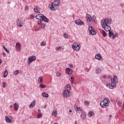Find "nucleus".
<instances>
[{
	"mask_svg": "<svg viewBox=\"0 0 124 124\" xmlns=\"http://www.w3.org/2000/svg\"><path fill=\"white\" fill-rule=\"evenodd\" d=\"M69 66L70 67V68H72V67H73V66L71 64H69Z\"/></svg>",
	"mask_w": 124,
	"mask_h": 124,
	"instance_id": "09e8293b",
	"label": "nucleus"
},
{
	"mask_svg": "<svg viewBox=\"0 0 124 124\" xmlns=\"http://www.w3.org/2000/svg\"><path fill=\"white\" fill-rule=\"evenodd\" d=\"M111 81H113L115 83H118V78H117V77L116 76H114L113 77V78H111L110 80Z\"/></svg>",
	"mask_w": 124,
	"mask_h": 124,
	"instance_id": "6ab92c4d",
	"label": "nucleus"
},
{
	"mask_svg": "<svg viewBox=\"0 0 124 124\" xmlns=\"http://www.w3.org/2000/svg\"><path fill=\"white\" fill-rule=\"evenodd\" d=\"M42 96L43 97H49V94L48 93H46L45 92H44L42 93Z\"/></svg>",
	"mask_w": 124,
	"mask_h": 124,
	"instance_id": "5701e85b",
	"label": "nucleus"
},
{
	"mask_svg": "<svg viewBox=\"0 0 124 124\" xmlns=\"http://www.w3.org/2000/svg\"><path fill=\"white\" fill-rule=\"evenodd\" d=\"M84 104H85V105H89L90 103L88 101H85Z\"/></svg>",
	"mask_w": 124,
	"mask_h": 124,
	"instance_id": "58836bf2",
	"label": "nucleus"
},
{
	"mask_svg": "<svg viewBox=\"0 0 124 124\" xmlns=\"http://www.w3.org/2000/svg\"><path fill=\"white\" fill-rule=\"evenodd\" d=\"M86 116H87V115L86 114V112H85V111H82L81 117L82 119H83V120H84L86 118Z\"/></svg>",
	"mask_w": 124,
	"mask_h": 124,
	"instance_id": "412c9836",
	"label": "nucleus"
},
{
	"mask_svg": "<svg viewBox=\"0 0 124 124\" xmlns=\"http://www.w3.org/2000/svg\"><path fill=\"white\" fill-rule=\"evenodd\" d=\"M101 72V69L100 68H96V73L98 74V73H100Z\"/></svg>",
	"mask_w": 124,
	"mask_h": 124,
	"instance_id": "393cba45",
	"label": "nucleus"
},
{
	"mask_svg": "<svg viewBox=\"0 0 124 124\" xmlns=\"http://www.w3.org/2000/svg\"><path fill=\"white\" fill-rule=\"evenodd\" d=\"M36 19L37 20H40L41 21H44V22H46V23H48L49 22V19L46 17V16H44V15L42 14H39L35 16Z\"/></svg>",
	"mask_w": 124,
	"mask_h": 124,
	"instance_id": "20e7f679",
	"label": "nucleus"
},
{
	"mask_svg": "<svg viewBox=\"0 0 124 124\" xmlns=\"http://www.w3.org/2000/svg\"><path fill=\"white\" fill-rule=\"evenodd\" d=\"M109 102H110L109 99L107 97L105 98L104 100L100 103L102 108H106L109 105Z\"/></svg>",
	"mask_w": 124,
	"mask_h": 124,
	"instance_id": "39448f33",
	"label": "nucleus"
},
{
	"mask_svg": "<svg viewBox=\"0 0 124 124\" xmlns=\"http://www.w3.org/2000/svg\"><path fill=\"white\" fill-rule=\"evenodd\" d=\"M72 48L76 51H79L80 50V45L78 44V43H74L72 46Z\"/></svg>",
	"mask_w": 124,
	"mask_h": 124,
	"instance_id": "0eeeda50",
	"label": "nucleus"
},
{
	"mask_svg": "<svg viewBox=\"0 0 124 124\" xmlns=\"http://www.w3.org/2000/svg\"><path fill=\"white\" fill-rule=\"evenodd\" d=\"M69 112H70V113H71L72 112V110L71 109H70Z\"/></svg>",
	"mask_w": 124,
	"mask_h": 124,
	"instance_id": "6e6d98bb",
	"label": "nucleus"
},
{
	"mask_svg": "<svg viewBox=\"0 0 124 124\" xmlns=\"http://www.w3.org/2000/svg\"><path fill=\"white\" fill-rule=\"evenodd\" d=\"M61 47H56V50H57V51H60V50H61Z\"/></svg>",
	"mask_w": 124,
	"mask_h": 124,
	"instance_id": "37998d69",
	"label": "nucleus"
},
{
	"mask_svg": "<svg viewBox=\"0 0 124 124\" xmlns=\"http://www.w3.org/2000/svg\"><path fill=\"white\" fill-rule=\"evenodd\" d=\"M93 115H94V112H93V111H90L88 113L89 117H92V116H93Z\"/></svg>",
	"mask_w": 124,
	"mask_h": 124,
	"instance_id": "cd10ccee",
	"label": "nucleus"
},
{
	"mask_svg": "<svg viewBox=\"0 0 124 124\" xmlns=\"http://www.w3.org/2000/svg\"><path fill=\"white\" fill-rule=\"evenodd\" d=\"M91 20H93V21H95V16H93L92 17H91Z\"/></svg>",
	"mask_w": 124,
	"mask_h": 124,
	"instance_id": "a19ab883",
	"label": "nucleus"
},
{
	"mask_svg": "<svg viewBox=\"0 0 124 124\" xmlns=\"http://www.w3.org/2000/svg\"><path fill=\"white\" fill-rule=\"evenodd\" d=\"M52 115L53 116H55V117H57V115H58V112L56 111V110H54L52 113Z\"/></svg>",
	"mask_w": 124,
	"mask_h": 124,
	"instance_id": "bb28decb",
	"label": "nucleus"
},
{
	"mask_svg": "<svg viewBox=\"0 0 124 124\" xmlns=\"http://www.w3.org/2000/svg\"><path fill=\"white\" fill-rule=\"evenodd\" d=\"M42 117V113L41 112H40L37 115V119H39Z\"/></svg>",
	"mask_w": 124,
	"mask_h": 124,
	"instance_id": "2f4dec72",
	"label": "nucleus"
},
{
	"mask_svg": "<svg viewBox=\"0 0 124 124\" xmlns=\"http://www.w3.org/2000/svg\"><path fill=\"white\" fill-rule=\"evenodd\" d=\"M74 17H75V16H74V15H73V17L74 18Z\"/></svg>",
	"mask_w": 124,
	"mask_h": 124,
	"instance_id": "bf43d9fd",
	"label": "nucleus"
},
{
	"mask_svg": "<svg viewBox=\"0 0 124 124\" xmlns=\"http://www.w3.org/2000/svg\"><path fill=\"white\" fill-rule=\"evenodd\" d=\"M0 64H1V60L0 59Z\"/></svg>",
	"mask_w": 124,
	"mask_h": 124,
	"instance_id": "4d7b16f0",
	"label": "nucleus"
},
{
	"mask_svg": "<svg viewBox=\"0 0 124 124\" xmlns=\"http://www.w3.org/2000/svg\"><path fill=\"white\" fill-rule=\"evenodd\" d=\"M117 104H118L119 107H122V101H118Z\"/></svg>",
	"mask_w": 124,
	"mask_h": 124,
	"instance_id": "72a5a7b5",
	"label": "nucleus"
},
{
	"mask_svg": "<svg viewBox=\"0 0 124 124\" xmlns=\"http://www.w3.org/2000/svg\"><path fill=\"white\" fill-rule=\"evenodd\" d=\"M109 31L108 35H109V37H112V36L113 39H114L116 38V37H118V35L117 34H114V33H113L112 32H111V31Z\"/></svg>",
	"mask_w": 124,
	"mask_h": 124,
	"instance_id": "9b49d317",
	"label": "nucleus"
},
{
	"mask_svg": "<svg viewBox=\"0 0 124 124\" xmlns=\"http://www.w3.org/2000/svg\"><path fill=\"white\" fill-rule=\"evenodd\" d=\"M41 23H42L41 20H39L38 21V25H41Z\"/></svg>",
	"mask_w": 124,
	"mask_h": 124,
	"instance_id": "49530a36",
	"label": "nucleus"
},
{
	"mask_svg": "<svg viewBox=\"0 0 124 124\" xmlns=\"http://www.w3.org/2000/svg\"><path fill=\"white\" fill-rule=\"evenodd\" d=\"M116 82H115L114 81H111V83L109 86V89L112 90L113 89H115L116 88Z\"/></svg>",
	"mask_w": 124,
	"mask_h": 124,
	"instance_id": "ddd939ff",
	"label": "nucleus"
},
{
	"mask_svg": "<svg viewBox=\"0 0 124 124\" xmlns=\"http://www.w3.org/2000/svg\"><path fill=\"white\" fill-rule=\"evenodd\" d=\"M43 78H42V77H40L38 79V83H39V84H42V83H43Z\"/></svg>",
	"mask_w": 124,
	"mask_h": 124,
	"instance_id": "aec40b11",
	"label": "nucleus"
},
{
	"mask_svg": "<svg viewBox=\"0 0 124 124\" xmlns=\"http://www.w3.org/2000/svg\"><path fill=\"white\" fill-rule=\"evenodd\" d=\"M75 24H76V25H78V26H82V25H84V22L82 21V20H81V19H80L76 20L75 21Z\"/></svg>",
	"mask_w": 124,
	"mask_h": 124,
	"instance_id": "9d476101",
	"label": "nucleus"
},
{
	"mask_svg": "<svg viewBox=\"0 0 124 124\" xmlns=\"http://www.w3.org/2000/svg\"><path fill=\"white\" fill-rule=\"evenodd\" d=\"M5 120H6V123H12V121H11V120L9 118V117H8L7 116L5 117Z\"/></svg>",
	"mask_w": 124,
	"mask_h": 124,
	"instance_id": "b1692460",
	"label": "nucleus"
},
{
	"mask_svg": "<svg viewBox=\"0 0 124 124\" xmlns=\"http://www.w3.org/2000/svg\"><path fill=\"white\" fill-rule=\"evenodd\" d=\"M65 71L67 74H72V69L69 68H66Z\"/></svg>",
	"mask_w": 124,
	"mask_h": 124,
	"instance_id": "4468645a",
	"label": "nucleus"
},
{
	"mask_svg": "<svg viewBox=\"0 0 124 124\" xmlns=\"http://www.w3.org/2000/svg\"><path fill=\"white\" fill-rule=\"evenodd\" d=\"M89 34H91V35H94L95 34H96V31H94V29H93V27H90L89 28Z\"/></svg>",
	"mask_w": 124,
	"mask_h": 124,
	"instance_id": "6e6552de",
	"label": "nucleus"
},
{
	"mask_svg": "<svg viewBox=\"0 0 124 124\" xmlns=\"http://www.w3.org/2000/svg\"><path fill=\"white\" fill-rule=\"evenodd\" d=\"M25 9L26 11H28V10H29V8H28V7L26 6L25 7Z\"/></svg>",
	"mask_w": 124,
	"mask_h": 124,
	"instance_id": "de8ad7c7",
	"label": "nucleus"
},
{
	"mask_svg": "<svg viewBox=\"0 0 124 124\" xmlns=\"http://www.w3.org/2000/svg\"><path fill=\"white\" fill-rule=\"evenodd\" d=\"M70 81L71 84H74V77H71V78L70 79Z\"/></svg>",
	"mask_w": 124,
	"mask_h": 124,
	"instance_id": "c85d7f7f",
	"label": "nucleus"
},
{
	"mask_svg": "<svg viewBox=\"0 0 124 124\" xmlns=\"http://www.w3.org/2000/svg\"><path fill=\"white\" fill-rule=\"evenodd\" d=\"M7 75H8V71H7V70H6L4 72V75H3L4 78H6V77H7Z\"/></svg>",
	"mask_w": 124,
	"mask_h": 124,
	"instance_id": "a878e982",
	"label": "nucleus"
},
{
	"mask_svg": "<svg viewBox=\"0 0 124 124\" xmlns=\"http://www.w3.org/2000/svg\"><path fill=\"white\" fill-rule=\"evenodd\" d=\"M3 57H5V54L4 53H3Z\"/></svg>",
	"mask_w": 124,
	"mask_h": 124,
	"instance_id": "864d4df0",
	"label": "nucleus"
},
{
	"mask_svg": "<svg viewBox=\"0 0 124 124\" xmlns=\"http://www.w3.org/2000/svg\"><path fill=\"white\" fill-rule=\"evenodd\" d=\"M40 88H41V89H44L45 88H46V85H44V84H40L39 85Z\"/></svg>",
	"mask_w": 124,
	"mask_h": 124,
	"instance_id": "c756f323",
	"label": "nucleus"
},
{
	"mask_svg": "<svg viewBox=\"0 0 124 124\" xmlns=\"http://www.w3.org/2000/svg\"><path fill=\"white\" fill-rule=\"evenodd\" d=\"M41 46H46V44H45L44 41H43L41 43Z\"/></svg>",
	"mask_w": 124,
	"mask_h": 124,
	"instance_id": "e433bc0d",
	"label": "nucleus"
},
{
	"mask_svg": "<svg viewBox=\"0 0 124 124\" xmlns=\"http://www.w3.org/2000/svg\"><path fill=\"white\" fill-rule=\"evenodd\" d=\"M16 48L17 51L20 52V51L21 50V45L20 44V43H16Z\"/></svg>",
	"mask_w": 124,
	"mask_h": 124,
	"instance_id": "f8f14e48",
	"label": "nucleus"
},
{
	"mask_svg": "<svg viewBox=\"0 0 124 124\" xmlns=\"http://www.w3.org/2000/svg\"><path fill=\"white\" fill-rule=\"evenodd\" d=\"M86 21L87 22H91L92 21V16L90 14L86 15Z\"/></svg>",
	"mask_w": 124,
	"mask_h": 124,
	"instance_id": "2eb2a0df",
	"label": "nucleus"
},
{
	"mask_svg": "<svg viewBox=\"0 0 124 124\" xmlns=\"http://www.w3.org/2000/svg\"><path fill=\"white\" fill-rule=\"evenodd\" d=\"M112 24V20L109 18H106L101 21L102 27L106 31H110L111 27L108 25Z\"/></svg>",
	"mask_w": 124,
	"mask_h": 124,
	"instance_id": "f257e3e1",
	"label": "nucleus"
},
{
	"mask_svg": "<svg viewBox=\"0 0 124 124\" xmlns=\"http://www.w3.org/2000/svg\"><path fill=\"white\" fill-rule=\"evenodd\" d=\"M54 124H58V123H54Z\"/></svg>",
	"mask_w": 124,
	"mask_h": 124,
	"instance_id": "052dcab7",
	"label": "nucleus"
},
{
	"mask_svg": "<svg viewBox=\"0 0 124 124\" xmlns=\"http://www.w3.org/2000/svg\"><path fill=\"white\" fill-rule=\"evenodd\" d=\"M60 4H61V0H57L54 1L53 2H50L49 4L48 7L52 11H55V10H57V9L59 8V6H60Z\"/></svg>",
	"mask_w": 124,
	"mask_h": 124,
	"instance_id": "f03ea898",
	"label": "nucleus"
},
{
	"mask_svg": "<svg viewBox=\"0 0 124 124\" xmlns=\"http://www.w3.org/2000/svg\"><path fill=\"white\" fill-rule=\"evenodd\" d=\"M36 60V57L34 56H32L31 57H30L28 60H27V63L28 64H31L32 62H35V61Z\"/></svg>",
	"mask_w": 124,
	"mask_h": 124,
	"instance_id": "423d86ee",
	"label": "nucleus"
},
{
	"mask_svg": "<svg viewBox=\"0 0 124 124\" xmlns=\"http://www.w3.org/2000/svg\"><path fill=\"white\" fill-rule=\"evenodd\" d=\"M14 107L15 111H18V109H19V105H18L17 103H15L14 104Z\"/></svg>",
	"mask_w": 124,
	"mask_h": 124,
	"instance_id": "f3484780",
	"label": "nucleus"
},
{
	"mask_svg": "<svg viewBox=\"0 0 124 124\" xmlns=\"http://www.w3.org/2000/svg\"><path fill=\"white\" fill-rule=\"evenodd\" d=\"M30 17L31 19H33V18H34V16L33 15H31L30 16Z\"/></svg>",
	"mask_w": 124,
	"mask_h": 124,
	"instance_id": "c03bdc74",
	"label": "nucleus"
},
{
	"mask_svg": "<svg viewBox=\"0 0 124 124\" xmlns=\"http://www.w3.org/2000/svg\"><path fill=\"white\" fill-rule=\"evenodd\" d=\"M38 112L39 113H40V112H41V110H40V109H38Z\"/></svg>",
	"mask_w": 124,
	"mask_h": 124,
	"instance_id": "3c124183",
	"label": "nucleus"
},
{
	"mask_svg": "<svg viewBox=\"0 0 124 124\" xmlns=\"http://www.w3.org/2000/svg\"><path fill=\"white\" fill-rule=\"evenodd\" d=\"M3 49L5 50V51L7 53H10V52L9 51V50L6 49V47H5V46H3Z\"/></svg>",
	"mask_w": 124,
	"mask_h": 124,
	"instance_id": "f704fd0d",
	"label": "nucleus"
},
{
	"mask_svg": "<svg viewBox=\"0 0 124 124\" xmlns=\"http://www.w3.org/2000/svg\"><path fill=\"white\" fill-rule=\"evenodd\" d=\"M44 108H46V106H44Z\"/></svg>",
	"mask_w": 124,
	"mask_h": 124,
	"instance_id": "13d9d810",
	"label": "nucleus"
},
{
	"mask_svg": "<svg viewBox=\"0 0 124 124\" xmlns=\"http://www.w3.org/2000/svg\"><path fill=\"white\" fill-rule=\"evenodd\" d=\"M110 85L109 84H106L107 87H109L110 88Z\"/></svg>",
	"mask_w": 124,
	"mask_h": 124,
	"instance_id": "8fccbe9b",
	"label": "nucleus"
},
{
	"mask_svg": "<svg viewBox=\"0 0 124 124\" xmlns=\"http://www.w3.org/2000/svg\"><path fill=\"white\" fill-rule=\"evenodd\" d=\"M56 76L59 77V76H62V73H57Z\"/></svg>",
	"mask_w": 124,
	"mask_h": 124,
	"instance_id": "79ce46f5",
	"label": "nucleus"
},
{
	"mask_svg": "<svg viewBox=\"0 0 124 124\" xmlns=\"http://www.w3.org/2000/svg\"><path fill=\"white\" fill-rule=\"evenodd\" d=\"M95 59L96 60H98V61H101V59H102V56L101 55L99 54H97L95 56Z\"/></svg>",
	"mask_w": 124,
	"mask_h": 124,
	"instance_id": "dca6fc26",
	"label": "nucleus"
},
{
	"mask_svg": "<svg viewBox=\"0 0 124 124\" xmlns=\"http://www.w3.org/2000/svg\"><path fill=\"white\" fill-rule=\"evenodd\" d=\"M64 38H68V35H67V33H65L64 34V35H63Z\"/></svg>",
	"mask_w": 124,
	"mask_h": 124,
	"instance_id": "4c0bfd02",
	"label": "nucleus"
},
{
	"mask_svg": "<svg viewBox=\"0 0 124 124\" xmlns=\"http://www.w3.org/2000/svg\"><path fill=\"white\" fill-rule=\"evenodd\" d=\"M102 34L104 35V37H105V36H107V34H106V32L104 31H102Z\"/></svg>",
	"mask_w": 124,
	"mask_h": 124,
	"instance_id": "c9c22d12",
	"label": "nucleus"
},
{
	"mask_svg": "<svg viewBox=\"0 0 124 124\" xmlns=\"http://www.w3.org/2000/svg\"><path fill=\"white\" fill-rule=\"evenodd\" d=\"M65 89L62 93L63 96L64 97H69L71 95V93H70V90H71L70 85L67 84L65 87Z\"/></svg>",
	"mask_w": 124,
	"mask_h": 124,
	"instance_id": "7ed1b4c3",
	"label": "nucleus"
},
{
	"mask_svg": "<svg viewBox=\"0 0 124 124\" xmlns=\"http://www.w3.org/2000/svg\"><path fill=\"white\" fill-rule=\"evenodd\" d=\"M34 11L35 13H40V10L38 8V7H36L34 8Z\"/></svg>",
	"mask_w": 124,
	"mask_h": 124,
	"instance_id": "4be33fe9",
	"label": "nucleus"
},
{
	"mask_svg": "<svg viewBox=\"0 0 124 124\" xmlns=\"http://www.w3.org/2000/svg\"><path fill=\"white\" fill-rule=\"evenodd\" d=\"M17 25L19 28H22L24 26V22L22 18H19L17 21Z\"/></svg>",
	"mask_w": 124,
	"mask_h": 124,
	"instance_id": "1a4fd4ad",
	"label": "nucleus"
},
{
	"mask_svg": "<svg viewBox=\"0 0 124 124\" xmlns=\"http://www.w3.org/2000/svg\"><path fill=\"white\" fill-rule=\"evenodd\" d=\"M5 85H6V83L5 82H3L2 85V88H5Z\"/></svg>",
	"mask_w": 124,
	"mask_h": 124,
	"instance_id": "ea45409f",
	"label": "nucleus"
},
{
	"mask_svg": "<svg viewBox=\"0 0 124 124\" xmlns=\"http://www.w3.org/2000/svg\"><path fill=\"white\" fill-rule=\"evenodd\" d=\"M120 6H121V7H123V6H124V4H121L120 5Z\"/></svg>",
	"mask_w": 124,
	"mask_h": 124,
	"instance_id": "603ef678",
	"label": "nucleus"
},
{
	"mask_svg": "<svg viewBox=\"0 0 124 124\" xmlns=\"http://www.w3.org/2000/svg\"><path fill=\"white\" fill-rule=\"evenodd\" d=\"M83 111V108L80 107H77L76 108V111Z\"/></svg>",
	"mask_w": 124,
	"mask_h": 124,
	"instance_id": "7c9ffc66",
	"label": "nucleus"
},
{
	"mask_svg": "<svg viewBox=\"0 0 124 124\" xmlns=\"http://www.w3.org/2000/svg\"><path fill=\"white\" fill-rule=\"evenodd\" d=\"M17 74H19V71L17 70H16L14 72V75L16 76L17 75Z\"/></svg>",
	"mask_w": 124,
	"mask_h": 124,
	"instance_id": "473e14b6",
	"label": "nucleus"
},
{
	"mask_svg": "<svg viewBox=\"0 0 124 124\" xmlns=\"http://www.w3.org/2000/svg\"><path fill=\"white\" fill-rule=\"evenodd\" d=\"M35 104H36V103L35 102V100L33 101L31 104L29 105L30 108H33L34 106H35Z\"/></svg>",
	"mask_w": 124,
	"mask_h": 124,
	"instance_id": "a211bd4d",
	"label": "nucleus"
},
{
	"mask_svg": "<svg viewBox=\"0 0 124 124\" xmlns=\"http://www.w3.org/2000/svg\"><path fill=\"white\" fill-rule=\"evenodd\" d=\"M46 26V25L45 24H42V29H44V28H45Z\"/></svg>",
	"mask_w": 124,
	"mask_h": 124,
	"instance_id": "a18cd8bd",
	"label": "nucleus"
},
{
	"mask_svg": "<svg viewBox=\"0 0 124 124\" xmlns=\"http://www.w3.org/2000/svg\"><path fill=\"white\" fill-rule=\"evenodd\" d=\"M10 108H12V107H13V106H12V105L10 106Z\"/></svg>",
	"mask_w": 124,
	"mask_h": 124,
	"instance_id": "5fc2aeb1",
	"label": "nucleus"
}]
</instances>
